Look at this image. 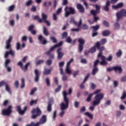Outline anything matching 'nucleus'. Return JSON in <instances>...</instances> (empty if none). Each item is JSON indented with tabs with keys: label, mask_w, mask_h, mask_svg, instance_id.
I'll use <instances>...</instances> for the list:
<instances>
[{
	"label": "nucleus",
	"mask_w": 126,
	"mask_h": 126,
	"mask_svg": "<svg viewBox=\"0 0 126 126\" xmlns=\"http://www.w3.org/2000/svg\"><path fill=\"white\" fill-rule=\"evenodd\" d=\"M61 89H62V86H59L58 88L55 89V93H58V92H60Z\"/></svg>",
	"instance_id": "864d4df0"
},
{
	"label": "nucleus",
	"mask_w": 126,
	"mask_h": 126,
	"mask_svg": "<svg viewBox=\"0 0 126 126\" xmlns=\"http://www.w3.org/2000/svg\"><path fill=\"white\" fill-rule=\"evenodd\" d=\"M34 73L35 74V76L34 78L35 82H38L39 81V79H40V72H39V70L38 69H35L34 71Z\"/></svg>",
	"instance_id": "ddd939ff"
},
{
	"label": "nucleus",
	"mask_w": 126,
	"mask_h": 126,
	"mask_svg": "<svg viewBox=\"0 0 126 126\" xmlns=\"http://www.w3.org/2000/svg\"><path fill=\"white\" fill-rule=\"evenodd\" d=\"M9 55H11L12 57H14V52L11 49L9 51L5 52V53L4 54L5 59L8 58V56H9Z\"/></svg>",
	"instance_id": "412c9836"
},
{
	"label": "nucleus",
	"mask_w": 126,
	"mask_h": 126,
	"mask_svg": "<svg viewBox=\"0 0 126 126\" xmlns=\"http://www.w3.org/2000/svg\"><path fill=\"white\" fill-rule=\"evenodd\" d=\"M103 98H104V94H103L100 93L96 94L94 97L95 100L93 101V106H98L101 103Z\"/></svg>",
	"instance_id": "423d86ee"
},
{
	"label": "nucleus",
	"mask_w": 126,
	"mask_h": 126,
	"mask_svg": "<svg viewBox=\"0 0 126 126\" xmlns=\"http://www.w3.org/2000/svg\"><path fill=\"white\" fill-rule=\"evenodd\" d=\"M121 81L122 82H126V76L122 77L121 79Z\"/></svg>",
	"instance_id": "774afa93"
},
{
	"label": "nucleus",
	"mask_w": 126,
	"mask_h": 126,
	"mask_svg": "<svg viewBox=\"0 0 126 126\" xmlns=\"http://www.w3.org/2000/svg\"><path fill=\"white\" fill-rule=\"evenodd\" d=\"M124 6V3L123 2L119 3L116 5H113V7L114 9H118V8H122Z\"/></svg>",
	"instance_id": "a878e982"
},
{
	"label": "nucleus",
	"mask_w": 126,
	"mask_h": 126,
	"mask_svg": "<svg viewBox=\"0 0 126 126\" xmlns=\"http://www.w3.org/2000/svg\"><path fill=\"white\" fill-rule=\"evenodd\" d=\"M60 73L62 75H63L62 77V80L63 81H66V80H67V76L64 75L63 73V68H60Z\"/></svg>",
	"instance_id": "5701e85b"
},
{
	"label": "nucleus",
	"mask_w": 126,
	"mask_h": 126,
	"mask_svg": "<svg viewBox=\"0 0 126 126\" xmlns=\"http://www.w3.org/2000/svg\"><path fill=\"white\" fill-rule=\"evenodd\" d=\"M12 113V106L9 105L7 109H3L1 112L2 116H10Z\"/></svg>",
	"instance_id": "1a4fd4ad"
},
{
	"label": "nucleus",
	"mask_w": 126,
	"mask_h": 126,
	"mask_svg": "<svg viewBox=\"0 0 126 126\" xmlns=\"http://www.w3.org/2000/svg\"><path fill=\"white\" fill-rule=\"evenodd\" d=\"M7 83L4 81H1L0 82V87H2V86H5Z\"/></svg>",
	"instance_id": "13d9d810"
},
{
	"label": "nucleus",
	"mask_w": 126,
	"mask_h": 126,
	"mask_svg": "<svg viewBox=\"0 0 126 126\" xmlns=\"http://www.w3.org/2000/svg\"><path fill=\"white\" fill-rule=\"evenodd\" d=\"M44 62V61L43 60H38L36 62V65H39L41 64V63H43Z\"/></svg>",
	"instance_id": "8fccbe9b"
},
{
	"label": "nucleus",
	"mask_w": 126,
	"mask_h": 126,
	"mask_svg": "<svg viewBox=\"0 0 126 126\" xmlns=\"http://www.w3.org/2000/svg\"><path fill=\"white\" fill-rule=\"evenodd\" d=\"M36 91H37V88H34L32 90L30 95H34V93H35Z\"/></svg>",
	"instance_id": "3c124183"
},
{
	"label": "nucleus",
	"mask_w": 126,
	"mask_h": 126,
	"mask_svg": "<svg viewBox=\"0 0 126 126\" xmlns=\"http://www.w3.org/2000/svg\"><path fill=\"white\" fill-rule=\"evenodd\" d=\"M99 63V60H96L94 63V67H97V65H98V63Z\"/></svg>",
	"instance_id": "680f3d73"
},
{
	"label": "nucleus",
	"mask_w": 126,
	"mask_h": 126,
	"mask_svg": "<svg viewBox=\"0 0 126 126\" xmlns=\"http://www.w3.org/2000/svg\"><path fill=\"white\" fill-rule=\"evenodd\" d=\"M31 113L32 115V120H35V119H37L38 117H40L42 114V111L38 107L32 109Z\"/></svg>",
	"instance_id": "0eeeda50"
},
{
	"label": "nucleus",
	"mask_w": 126,
	"mask_h": 126,
	"mask_svg": "<svg viewBox=\"0 0 126 126\" xmlns=\"http://www.w3.org/2000/svg\"><path fill=\"white\" fill-rule=\"evenodd\" d=\"M62 48H59L58 49L57 53L58 54V60H62L63 57V52H62Z\"/></svg>",
	"instance_id": "2eb2a0df"
},
{
	"label": "nucleus",
	"mask_w": 126,
	"mask_h": 126,
	"mask_svg": "<svg viewBox=\"0 0 126 126\" xmlns=\"http://www.w3.org/2000/svg\"><path fill=\"white\" fill-rule=\"evenodd\" d=\"M110 34H111V32H110V31L106 30L102 32V36L104 37L109 36Z\"/></svg>",
	"instance_id": "c85d7f7f"
},
{
	"label": "nucleus",
	"mask_w": 126,
	"mask_h": 126,
	"mask_svg": "<svg viewBox=\"0 0 126 126\" xmlns=\"http://www.w3.org/2000/svg\"><path fill=\"white\" fill-rule=\"evenodd\" d=\"M107 43V39L102 38L100 40V42H96L95 43V47L97 50L99 51V56L102 55V52L105 50V47L104 46H101V45H105Z\"/></svg>",
	"instance_id": "f03ea898"
},
{
	"label": "nucleus",
	"mask_w": 126,
	"mask_h": 126,
	"mask_svg": "<svg viewBox=\"0 0 126 126\" xmlns=\"http://www.w3.org/2000/svg\"><path fill=\"white\" fill-rule=\"evenodd\" d=\"M52 102H54V101L53 100H50L48 103V105L47 107V111L49 113L52 112V106L53 105L52 104Z\"/></svg>",
	"instance_id": "b1692460"
},
{
	"label": "nucleus",
	"mask_w": 126,
	"mask_h": 126,
	"mask_svg": "<svg viewBox=\"0 0 126 126\" xmlns=\"http://www.w3.org/2000/svg\"><path fill=\"white\" fill-rule=\"evenodd\" d=\"M76 7L77 9H78L79 12H80L81 13H84L85 10L84 9V7H83V6L81 4H77Z\"/></svg>",
	"instance_id": "f3484780"
},
{
	"label": "nucleus",
	"mask_w": 126,
	"mask_h": 126,
	"mask_svg": "<svg viewBox=\"0 0 126 126\" xmlns=\"http://www.w3.org/2000/svg\"><path fill=\"white\" fill-rule=\"evenodd\" d=\"M73 61H74L73 59H70V60L66 63V67H69V66H70L71 63H73Z\"/></svg>",
	"instance_id": "37998d69"
},
{
	"label": "nucleus",
	"mask_w": 126,
	"mask_h": 126,
	"mask_svg": "<svg viewBox=\"0 0 126 126\" xmlns=\"http://www.w3.org/2000/svg\"><path fill=\"white\" fill-rule=\"evenodd\" d=\"M32 126H40L41 125L39 122H37L36 123H34V122H32Z\"/></svg>",
	"instance_id": "338daca9"
},
{
	"label": "nucleus",
	"mask_w": 126,
	"mask_h": 126,
	"mask_svg": "<svg viewBox=\"0 0 126 126\" xmlns=\"http://www.w3.org/2000/svg\"><path fill=\"white\" fill-rule=\"evenodd\" d=\"M113 70L117 72V71H119V73H121L122 71H123V69L122 67L119 66H116L113 67Z\"/></svg>",
	"instance_id": "393cba45"
},
{
	"label": "nucleus",
	"mask_w": 126,
	"mask_h": 126,
	"mask_svg": "<svg viewBox=\"0 0 126 126\" xmlns=\"http://www.w3.org/2000/svg\"><path fill=\"white\" fill-rule=\"evenodd\" d=\"M46 65H51L52 63H53V62H52V60L51 59L47 60L46 62Z\"/></svg>",
	"instance_id": "a18cd8bd"
},
{
	"label": "nucleus",
	"mask_w": 126,
	"mask_h": 126,
	"mask_svg": "<svg viewBox=\"0 0 126 126\" xmlns=\"http://www.w3.org/2000/svg\"><path fill=\"white\" fill-rule=\"evenodd\" d=\"M32 2H33V1H32V0H30L28 1L26 3V6H30V5H31L32 4Z\"/></svg>",
	"instance_id": "de8ad7c7"
},
{
	"label": "nucleus",
	"mask_w": 126,
	"mask_h": 126,
	"mask_svg": "<svg viewBox=\"0 0 126 126\" xmlns=\"http://www.w3.org/2000/svg\"><path fill=\"white\" fill-rule=\"evenodd\" d=\"M38 39L39 40L40 43L42 44V45H46L48 41L46 39H43V36L42 35H40L38 37Z\"/></svg>",
	"instance_id": "4be33fe9"
},
{
	"label": "nucleus",
	"mask_w": 126,
	"mask_h": 126,
	"mask_svg": "<svg viewBox=\"0 0 126 126\" xmlns=\"http://www.w3.org/2000/svg\"><path fill=\"white\" fill-rule=\"evenodd\" d=\"M92 28L93 29V32H96V31L99 29V26L97 25L95 26H92Z\"/></svg>",
	"instance_id": "58836bf2"
},
{
	"label": "nucleus",
	"mask_w": 126,
	"mask_h": 126,
	"mask_svg": "<svg viewBox=\"0 0 126 126\" xmlns=\"http://www.w3.org/2000/svg\"><path fill=\"white\" fill-rule=\"evenodd\" d=\"M78 51L80 53H81L83 51L84 48V44H85V40L83 38H79L78 39Z\"/></svg>",
	"instance_id": "9d476101"
},
{
	"label": "nucleus",
	"mask_w": 126,
	"mask_h": 126,
	"mask_svg": "<svg viewBox=\"0 0 126 126\" xmlns=\"http://www.w3.org/2000/svg\"><path fill=\"white\" fill-rule=\"evenodd\" d=\"M34 26L33 25H31L29 28H28V31H30V32H31V31H33V29H34Z\"/></svg>",
	"instance_id": "052dcab7"
},
{
	"label": "nucleus",
	"mask_w": 126,
	"mask_h": 126,
	"mask_svg": "<svg viewBox=\"0 0 126 126\" xmlns=\"http://www.w3.org/2000/svg\"><path fill=\"white\" fill-rule=\"evenodd\" d=\"M67 95H68V94L66 93V92L65 91L63 92V101L64 102H62L60 104V109L61 110L64 111V110L68 109L69 99L67 98Z\"/></svg>",
	"instance_id": "f257e3e1"
},
{
	"label": "nucleus",
	"mask_w": 126,
	"mask_h": 126,
	"mask_svg": "<svg viewBox=\"0 0 126 126\" xmlns=\"http://www.w3.org/2000/svg\"><path fill=\"white\" fill-rule=\"evenodd\" d=\"M39 123L40 125H44V124H46V123H47V116L42 115L39 120Z\"/></svg>",
	"instance_id": "a211bd4d"
},
{
	"label": "nucleus",
	"mask_w": 126,
	"mask_h": 126,
	"mask_svg": "<svg viewBox=\"0 0 126 126\" xmlns=\"http://www.w3.org/2000/svg\"><path fill=\"white\" fill-rule=\"evenodd\" d=\"M126 91H124L120 98L121 99V100H124V99H126Z\"/></svg>",
	"instance_id": "79ce46f5"
},
{
	"label": "nucleus",
	"mask_w": 126,
	"mask_h": 126,
	"mask_svg": "<svg viewBox=\"0 0 126 126\" xmlns=\"http://www.w3.org/2000/svg\"><path fill=\"white\" fill-rule=\"evenodd\" d=\"M111 5V4L110 3V1L109 0H106V2L105 3V5L103 6V8L105 11H106V12H108L109 10L110 6Z\"/></svg>",
	"instance_id": "6ab92c4d"
},
{
	"label": "nucleus",
	"mask_w": 126,
	"mask_h": 126,
	"mask_svg": "<svg viewBox=\"0 0 126 126\" xmlns=\"http://www.w3.org/2000/svg\"><path fill=\"white\" fill-rule=\"evenodd\" d=\"M45 81L47 86H50V85H51V83H50V79L49 78H46Z\"/></svg>",
	"instance_id": "4d7b16f0"
},
{
	"label": "nucleus",
	"mask_w": 126,
	"mask_h": 126,
	"mask_svg": "<svg viewBox=\"0 0 126 126\" xmlns=\"http://www.w3.org/2000/svg\"><path fill=\"white\" fill-rule=\"evenodd\" d=\"M103 52H102L101 54L99 56V53L97 55V58H100L101 62H99L100 65H107L108 63L106 62H112L113 61V56L112 55H109L108 58H106L105 56H103Z\"/></svg>",
	"instance_id": "7ed1b4c3"
},
{
	"label": "nucleus",
	"mask_w": 126,
	"mask_h": 126,
	"mask_svg": "<svg viewBox=\"0 0 126 126\" xmlns=\"http://www.w3.org/2000/svg\"><path fill=\"white\" fill-rule=\"evenodd\" d=\"M5 86V90L7 92H8L9 94H11V91H10V88H9V86L7 84Z\"/></svg>",
	"instance_id": "e433bc0d"
},
{
	"label": "nucleus",
	"mask_w": 126,
	"mask_h": 126,
	"mask_svg": "<svg viewBox=\"0 0 126 126\" xmlns=\"http://www.w3.org/2000/svg\"><path fill=\"white\" fill-rule=\"evenodd\" d=\"M25 87V80L24 78L22 79L21 80V85L20 87V88L21 89H23V88H24Z\"/></svg>",
	"instance_id": "72a5a7b5"
},
{
	"label": "nucleus",
	"mask_w": 126,
	"mask_h": 126,
	"mask_svg": "<svg viewBox=\"0 0 126 126\" xmlns=\"http://www.w3.org/2000/svg\"><path fill=\"white\" fill-rule=\"evenodd\" d=\"M94 7H95V10H91L90 13L91 15L94 16V22H97V21L99 19V17H96V15L100 13V6L97 4H95L94 5Z\"/></svg>",
	"instance_id": "20e7f679"
},
{
	"label": "nucleus",
	"mask_w": 126,
	"mask_h": 126,
	"mask_svg": "<svg viewBox=\"0 0 126 126\" xmlns=\"http://www.w3.org/2000/svg\"><path fill=\"white\" fill-rule=\"evenodd\" d=\"M16 109L21 116H23L27 110V106H25L24 109L22 110H21V106H20V105H18L16 107Z\"/></svg>",
	"instance_id": "9b49d317"
},
{
	"label": "nucleus",
	"mask_w": 126,
	"mask_h": 126,
	"mask_svg": "<svg viewBox=\"0 0 126 126\" xmlns=\"http://www.w3.org/2000/svg\"><path fill=\"white\" fill-rule=\"evenodd\" d=\"M34 20H37L38 23H42L43 22V18L40 19V17L38 15H35L33 17Z\"/></svg>",
	"instance_id": "cd10ccee"
},
{
	"label": "nucleus",
	"mask_w": 126,
	"mask_h": 126,
	"mask_svg": "<svg viewBox=\"0 0 126 126\" xmlns=\"http://www.w3.org/2000/svg\"><path fill=\"white\" fill-rule=\"evenodd\" d=\"M123 52H122V50H119V51L116 53V56L117 58H121Z\"/></svg>",
	"instance_id": "c9c22d12"
},
{
	"label": "nucleus",
	"mask_w": 126,
	"mask_h": 126,
	"mask_svg": "<svg viewBox=\"0 0 126 126\" xmlns=\"http://www.w3.org/2000/svg\"><path fill=\"white\" fill-rule=\"evenodd\" d=\"M63 41H60L59 43L55 44V45L52 46L50 49L49 51H50V52H53V51H54L56 48H58L59 47H62V46H63Z\"/></svg>",
	"instance_id": "aec40b11"
},
{
	"label": "nucleus",
	"mask_w": 126,
	"mask_h": 126,
	"mask_svg": "<svg viewBox=\"0 0 126 126\" xmlns=\"http://www.w3.org/2000/svg\"><path fill=\"white\" fill-rule=\"evenodd\" d=\"M117 22H116L115 25H114V26H115V29H117V30L120 29V24H119L118 22H119V20L118 21V18H117Z\"/></svg>",
	"instance_id": "ea45409f"
},
{
	"label": "nucleus",
	"mask_w": 126,
	"mask_h": 126,
	"mask_svg": "<svg viewBox=\"0 0 126 126\" xmlns=\"http://www.w3.org/2000/svg\"><path fill=\"white\" fill-rule=\"evenodd\" d=\"M82 29H84V30H87L88 29V26L87 25L84 24L82 25Z\"/></svg>",
	"instance_id": "e2e57ef3"
},
{
	"label": "nucleus",
	"mask_w": 126,
	"mask_h": 126,
	"mask_svg": "<svg viewBox=\"0 0 126 126\" xmlns=\"http://www.w3.org/2000/svg\"><path fill=\"white\" fill-rule=\"evenodd\" d=\"M117 21L122 19L123 17H126V9H122L119 12L116 13Z\"/></svg>",
	"instance_id": "6e6552de"
},
{
	"label": "nucleus",
	"mask_w": 126,
	"mask_h": 126,
	"mask_svg": "<svg viewBox=\"0 0 126 126\" xmlns=\"http://www.w3.org/2000/svg\"><path fill=\"white\" fill-rule=\"evenodd\" d=\"M65 41L67 43L70 44L71 43V41H72V40L71 39V38H70V36H68L66 38Z\"/></svg>",
	"instance_id": "09e8293b"
},
{
	"label": "nucleus",
	"mask_w": 126,
	"mask_h": 126,
	"mask_svg": "<svg viewBox=\"0 0 126 126\" xmlns=\"http://www.w3.org/2000/svg\"><path fill=\"white\" fill-rule=\"evenodd\" d=\"M96 44L94 46L92 47L89 51V53H95L96 52Z\"/></svg>",
	"instance_id": "473e14b6"
},
{
	"label": "nucleus",
	"mask_w": 126,
	"mask_h": 126,
	"mask_svg": "<svg viewBox=\"0 0 126 126\" xmlns=\"http://www.w3.org/2000/svg\"><path fill=\"white\" fill-rule=\"evenodd\" d=\"M21 48L20 47V43L19 42L17 43L16 44V50L19 51Z\"/></svg>",
	"instance_id": "69168bd1"
},
{
	"label": "nucleus",
	"mask_w": 126,
	"mask_h": 126,
	"mask_svg": "<svg viewBox=\"0 0 126 126\" xmlns=\"http://www.w3.org/2000/svg\"><path fill=\"white\" fill-rule=\"evenodd\" d=\"M52 72V69H45L43 71V75H49Z\"/></svg>",
	"instance_id": "bb28decb"
},
{
	"label": "nucleus",
	"mask_w": 126,
	"mask_h": 126,
	"mask_svg": "<svg viewBox=\"0 0 126 126\" xmlns=\"http://www.w3.org/2000/svg\"><path fill=\"white\" fill-rule=\"evenodd\" d=\"M99 70V69H98V67H94L92 70V75H95L97 72H98V71Z\"/></svg>",
	"instance_id": "7c9ffc66"
},
{
	"label": "nucleus",
	"mask_w": 126,
	"mask_h": 126,
	"mask_svg": "<svg viewBox=\"0 0 126 126\" xmlns=\"http://www.w3.org/2000/svg\"><path fill=\"white\" fill-rule=\"evenodd\" d=\"M102 23L105 27H109V22H108L107 21H103Z\"/></svg>",
	"instance_id": "bf43d9fd"
},
{
	"label": "nucleus",
	"mask_w": 126,
	"mask_h": 126,
	"mask_svg": "<svg viewBox=\"0 0 126 126\" xmlns=\"http://www.w3.org/2000/svg\"><path fill=\"white\" fill-rule=\"evenodd\" d=\"M43 34L45 36H49V32H48V30H47V28L45 27H43Z\"/></svg>",
	"instance_id": "4c0bfd02"
},
{
	"label": "nucleus",
	"mask_w": 126,
	"mask_h": 126,
	"mask_svg": "<svg viewBox=\"0 0 126 126\" xmlns=\"http://www.w3.org/2000/svg\"><path fill=\"white\" fill-rule=\"evenodd\" d=\"M70 23H73L75 25H77L78 28H80V27H81V25H82V20L80 19L79 23H77V22L74 20V19L71 18L70 20Z\"/></svg>",
	"instance_id": "4468645a"
},
{
	"label": "nucleus",
	"mask_w": 126,
	"mask_h": 126,
	"mask_svg": "<svg viewBox=\"0 0 126 126\" xmlns=\"http://www.w3.org/2000/svg\"><path fill=\"white\" fill-rule=\"evenodd\" d=\"M65 71L67 74H68L69 75L71 74V70H70L69 67H66Z\"/></svg>",
	"instance_id": "2f4dec72"
},
{
	"label": "nucleus",
	"mask_w": 126,
	"mask_h": 126,
	"mask_svg": "<svg viewBox=\"0 0 126 126\" xmlns=\"http://www.w3.org/2000/svg\"><path fill=\"white\" fill-rule=\"evenodd\" d=\"M84 115L89 118L91 120H93V115L90 114L89 112H85Z\"/></svg>",
	"instance_id": "c756f323"
},
{
	"label": "nucleus",
	"mask_w": 126,
	"mask_h": 126,
	"mask_svg": "<svg viewBox=\"0 0 126 126\" xmlns=\"http://www.w3.org/2000/svg\"><path fill=\"white\" fill-rule=\"evenodd\" d=\"M50 39H51L52 43H57V42H58V41L57 40V39H56V38H55L54 37H51Z\"/></svg>",
	"instance_id": "0e129e2a"
},
{
	"label": "nucleus",
	"mask_w": 126,
	"mask_h": 126,
	"mask_svg": "<svg viewBox=\"0 0 126 126\" xmlns=\"http://www.w3.org/2000/svg\"><path fill=\"white\" fill-rule=\"evenodd\" d=\"M15 6L14 5H12L10 6L8 8V11H13V9H14Z\"/></svg>",
	"instance_id": "5fc2aeb1"
},
{
	"label": "nucleus",
	"mask_w": 126,
	"mask_h": 126,
	"mask_svg": "<svg viewBox=\"0 0 126 126\" xmlns=\"http://www.w3.org/2000/svg\"><path fill=\"white\" fill-rule=\"evenodd\" d=\"M31 10L32 12H36V11H37V8L36 7V6L32 5L31 8Z\"/></svg>",
	"instance_id": "49530a36"
},
{
	"label": "nucleus",
	"mask_w": 126,
	"mask_h": 126,
	"mask_svg": "<svg viewBox=\"0 0 126 126\" xmlns=\"http://www.w3.org/2000/svg\"><path fill=\"white\" fill-rule=\"evenodd\" d=\"M89 76H90V74L88 73L87 76L85 77L84 81H83L82 83L83 84H84L87 80H88V78H89Z\"/></svg>",
	"instance_id": "c03bdc74"
},
{
	"label": "nucleus",
	"mask_w": 126,
	"mask_h": 126,
	"mask_svg": "<svg viewBox=\"0 0 126 126\" xmlns=\"http://www.w3.org/2000/svg\"><path fill=\"white\" fill-rule=\"evenodd\" d=\"M12 42V36H9V39L6 41V49L7 50H10L11 49V45L10 43Z\"/></svg>",
	"instance_id": "f8f14e48"
},
{
	"label": "nucleus",
	"mask_w": 126,
	"mask_h": 126,
	"mask_svg": "<svg viewBox=\"0 0 126 126\" xmlns=\"http://www.w3.org/2000/svg\"><path fill=\"white\" fill-rule=\"evenodd\" d=\"M9 63H10V60L9 59H7L5 62V67H7Z\"/></svg>",
	"instance_id": "6e6d98bb"
},
{
	"label": "nucleus",
	"mask_w": 126,
	"mask_h": 126,
	"mask_svg": "<svg viewBox=\"0 0 126 126\" xmlns=\"http://www.w3.org/2000/svg\"><path fill=\"white\" fill-rule=\"evenodd\" d=\"M64 16L65 18H67L69 15H73L75 14V10L72 7H68L66 6L64 9Z\"/></svg>",
	"instance_id": "39448f33"
},
{
	"label": "nucleus",
	"mask_w": 126,
	"mask_h": 126,
	"mask_svg": "<svg viewBox=\"0 0 126 126\" xmlns=\"http://www.w3.org/2000/svg\"><path fill=\"white\" fill-rule=\"evenodd\" d=\"M37 103H38V99L35 100H32L30 102V106H33V105H36Z\"/></svg>",
	"instance_id": "f704fd0d"
},
{
	"label": "nucleus",
	"mask_w": 126,
	"mask_h": 126,
	"mask_svg": "<svg viewBox=\"0 0 126 126\" xmlns=\"http://www.w3.org/2000/svg\"><path fill=\"white\" fill-rule=\"evenodd\" d=\"M47 17H48L47 15L44 13L42 14V18L43 19V21H44V23L46 24V25H47V26H50L51 23H50V22H49L48 21H47Z\"/></svg>",
	"instance_id": "dca6fc26"
},
{
	"label": "nucleus",
	"mask_w": 126,
	"mask_h": 126,
	"mask_svg": "<svg viewBox=\"0 0 126 126\" xmlns=\"http://www.w3.org/2000/svg\"><path fill=\"white\" fill-rule=\"evenodd\" d=\"M93 94H91L86 99V101L87 102H90L91 101V99H92V97H93Z\"/></svg>",
	"instance_id": "a19ab883"
},
{
	"label": "nucleus",
	"mask_w": 126,
	"mask_h": 126,
	"mask_svg": "<svg viewBox=\"0 0 126 126\" xmlns=\"http://www.w3.org/2000/svg\"><path fill=\"white\" fill-rule=\"evenodd\" d=\"M67 35H68V33H67V32H63L62 34V37L63 39H64L67 37Z\"/></svg>",
	"instance_id": "603ef678"
}]
</instances>
